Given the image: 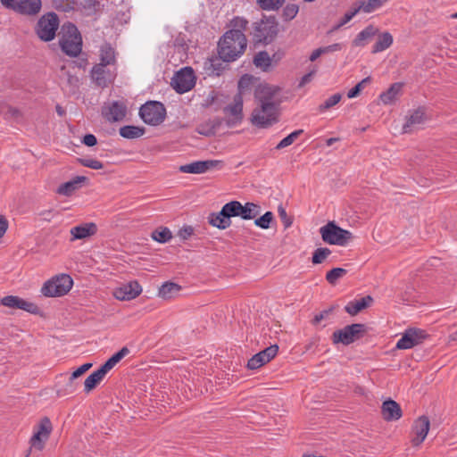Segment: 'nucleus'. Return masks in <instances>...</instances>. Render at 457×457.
I'll list each match as a JSON object with an SVG mask.
<instances>
[{
  "mask_svg": "<svg viewBox=\"0 0 457 457\" xmlns=\"http://www.w3.org/2000/svg\"><path fill=\"white\" fill-rule=\"evenodd\" d=\"M278 31V22L272 15H263L261 20L252 23L251 35L255 45L267 46L272 43Z\"/></svg>",
  "mask_w": 457,
  "mask_h": 457,
  "instance_id": "obj_1",
  "label": "nucleus"
},
{
  "mask_svg": "<svg viewBox=\"0 0 457 457\" xmlns=\"http://www.w3.org/2000/svg\"><path fill=\"white\" fill-rule=\"evenodd\" d=\"M59 45L62 51L70 57H77L82 51V37L77 26L64 23L60 31Z\"/></svg>",
  "mask_w": 457,
  "mask_h": 457,
  "instance_id": "obj_2",
  "label": "nucleus"
},
{
  "mask_svg": "<svg viewBox=\"0 0 457 457\" xmlns=\"http://www.w3.org/2000/svg\"><path fill=\"white\" fill-rule=\"evenodd\" d=\"M246 46V37L240 39L224 33L218 42V54L222 61L230 62L238 59L245 53Z\"/></svg>",
  "mask_w": 457,
  "mask_h": 457,
  "instance_id": "obj_3",
  "label": "nucleus"
},
{
  "mask_svg": "<svg viewBox=\"0 0 457 457\" xmlns=\"http://www.w3.org/2000/svg\"><path fill=\"white\" fill-rule=\"evenodd\" d=\"M278 104H258L251 115V122L257 128L267 129L278 121Z\"/></svg>",
  "mask_w": 457,
  "mask_h": 457,
  "instance_id": "obj_4",
  "label": "nucleus"
},
{
  "mask_svg": "<svg viewBox=\"0 0 457 457\" xmlns=\"http://www.w3.org/2000/svg\"><path fill=\"white\" fill-rule=\"evenodd\" d=\"M73 280L68 274H59L44 283L41 293L46 297H58L66 295L72 287Z\"/></svg>",
  "mask_w": 457,
  "mask_h": 457,
  "instance_id": "obj_5",
  "label": "nucleus"
},
{
  "mask_svg": "<svg viewBox=\"0 0 457 457\" xmlns=\"http://www.w3.org/2000/svg\"><path fill=\"white\" fill-rule=\"evenodd\" d=\"M59 25L58 15L54 12H46L37 21L35 33L40 40L49 42L55 37Z\"/></svg>",
  "mask_w": 457,
  "mask_h": 457,
  "instance_id": "obj_6",
  "label": "nucleus"
},
{
  "mask_svg": "<svg viewBox=\"0 0 457 457\" xmlns=\"http://www.w3.org/2000/svg\"><path fill=\"white\" fill-rule=\"evenodd\" d=\"M139 116L143 121L151 126L162 123L166 118V109L161 102L149 101L139 109Z\"/></svg>",
  "mask_w": 457,
  "mask_h": 457,
  "instance_id": "obj_7",
  "label": "nucleus"
},
{
  "mask_svg": "<svg viewBox=\"0 0 457 457\" xmlns=\"http://www.w3.org/2000/svg\"><path fill=\"white\" fill-rule=\"evenodd\" d=\"M320 233L322 240L329 245H345L352 238V233L349 230L338 227L333 221L321 227Z\"/></svg>",
  "mask_w": 457,
  "mask_h": 457,
  "instance_id": "obj_8",
  "label": "nucleus"
},
{
  "mask_svg": "<svg viewBox=\"0 0 457 457\" xmlns=\"http://www.w3.org/2000/svg\"><path fill=\"white\" fill-rule=\"evenodd\" d=\"M365 332V325L361 323H354L347 325L342 329L336 330L332 335V341L334 344L342 343L348 345L355 340L362 337Z\"/></svg>",
  "mask_w": 457,
  "mask_h": 457,
  "instance_id": "obj_9",
  "label": "nucleus"
},
{
  "mask_svg": "<svg viewBox=\"0 0 457 457\" xmlns=\"http://www.w3.org/2000/svg\"><path fill=\"white\" fill-rule=\"evenodd\" d=\"M170 84L179 94L188 92L195 85L194 70L191 67L182 68L175 73Z\"/></svg>",
  "mask_w": 457,
  "mask_h": 457,
  "instance_id": "obj_10",
  "label": "nucleus"
},
{
  "mask_svg": "<svg viewBox=\"0 0 457 457\" xmlns=\"http://www.w3.org/2000/svg\"><path fill=\"white\" fill-rule=\"evenodd\" d=\"M243 96L240 94H236L233 102L224 107L223 112L226 116L225 121L228 127L233 128L241 124L243 120Z\"/></svg>",
  "mask_w": 457,
  "mask_h": 457,
  "instance_id": "obj_11",
  "label": "nucleus"
},
{
  "mask_svg": "<svg viewBox=\"0 0 457 457\" xmlns=\"http://www.w3.org/2000/svg\"><path fill=\"white\" fill-rule=\"evenodd\" d=\"M428 337L427 332L420 328H411L404 331L402 337L396 343L397 349H411L423 341Z\"/></svg>",
  "mask_w": 457,
  "mask_h": 457,
  "instance_id": "obj_12",
  "label": "nucleus"
},
{
  "mask_svg": "<svg viewBox=\"0 0 457 457\" xmlns=\"http://www.w3.org/2000/svg\"><path fill=\"white\" fill-rule=\"evenodd\" d=\"M52 429L50 420L47 417L43 418L35 428V432L29 440L31 447L39 451L43 450L45 442L48 439Z\"/></svg>",
  "mask_w": 457,
  "mask_h": 457,
  "instance_id": "obj_13",
  "label": "nucleus"
},
{
  "mask_svg": "<svg viewBox=\"0 0 457 457\" xmlns=\"http://www.w3.org/2000/svg\"><path fill=\"white\" fill-rule=\"evenodd\" d=\"M224 162L221 160L195 161L179 167L183 173L203 174L213 169L221 170Z\"/></svg>",
  "mask_w": 457,
  "mask_h": 457,
  "instance_id": "obj_14",
  "label": "nucleus"
},
{
  "mask_svg": "<svg viewBox=\"0 0 457 457\" xmlns=\"http://www.w3.org/2000/svg\"><path fill=\"white\" fill-rule=\"evenodd\" d=\"M41 9V0H14V4L9 10L24 16H36Z\"/></svg>",
  "mask_w": 457,
  "mask_h": 457,
  "instance_id": "obj_15",
  "label": "nucleus"
},
{
  "mask_svg": "<svg viewBox=\"0 0 457 457\" xmlns=\"http://www.w3.org/2000/svg\"><path fill=\"white\" fill-rule=\"evenodd\" d=\"M430 421L428 417L423 415L415 420L412 425L411 444L414 446L420 445L427 437L429 431Z\"/></svg>",
  "mask_w": 457,
  "mask_h": 457,
  "instance_id": "obj_16",
  "label": "nucleus"
},
{
  "mask_svg": "<svg viewBox=\"0 0 457 457\" xmlns=\"http://www.w3.org/2000/svg\"><path fill=\"white\" fill-rule=\"evenodd\" d=\"M127 114V106L120 101H113L102 109L103 117L110 122L122 120Z\"/></svg>",
  "mask_w": 457,
  "mask_h": 457,
  "instance_id": "obj_17",
  "label": "nucleus"
},
{
  "mask_svg": "<svg viewBox=\"0 0 457 457\" xmlns=\"http://www.w3.org/2000/svg\"><path fill=\"white\" fill-rule=\"evenodd\" d=\"M142 293V287L136 281H129L117 287L113 291V295L120 301H129L135 299Z\"/></svg>",
  "mask_w": 457,
  "mask_h": 457,
  "instance_id": "obj_18",
  "label": "nucleus"
},
{
  "mask_svg": "<svg viewBox=\"0 0 457 457\" xmlns=\"http://www.w3.org/2000/svg\"><path fill=\"white\" fill-rule=\"evenodd\" d=\"M278 92V88L267 84H260L254 91V97L258 104H278L275 100V96Z\"/></svg>",
  "mask_w": 457,
  "mask_h": 457,
  "instance_id": "obj_19",
  "label": "nucleus"
},
{
  "mask_svg": "<svg viewBox=\"0 0 457 457\" xmlns=\"http://www.w3.org/2000/svg\"><path fill=\"white\" fill-rule=\"evenodd\" d=\"M0 303L9 308L20 309L30 313H36L38 310L35 303L15 295H7L3 297L0 299Z\"/></svg>",
  "mask_w": 457,
  "mask_h": 457,
  "instance_id": "obj_20",
  "label": "nucleus"
},
{
  "mask_svg": "<svg viewBox=\"0 0 457 457\" xmlns=\"http://www.w3.org/2000/svg\"><path fill=\"white\" fill-rule=\"evenodd\" d=\"M426 113L421 107L414 110L406 117V121L403 125V133H411L418 129L425 122Z\"/></svg>",
  "mask_w": 457,
  "mask_h": 457,
  "instance_id": "obj_21",
  "label": "nucleus"
},
{
  "mask_svg": "<svg viewBox=\"0 0 457 457\" xmlns=\"http://www.w3.org/2000/svg\"><path fill=\"white\" fill-rule=\"evenodd\" d=\"M91 78L96 86L104 88L114 79V76L106 70L105 65L96 64L91 70Z\"/></svg>",
  "mask_w": 457,
  "mask_h": 457,
  "instance_id": "obj_22",
  "label": "nucleus"
},
{
  "mask_svg": "<svg viewBox=\"0 0 457 457\" xmlns=\"http://www.w3.org/2000/svg\"><path fill=\"white\" fill-rule=\"evenodd\" d=\"M70 232L71 241L85 239L96 234L97 226L94 222H87L71 228Z\"/></svg>",
  "mask_w": 457,
  "mask_h": 457,
  "instance_id": "obj_23",
  "label": "nucleus"
},
{
  "mask_svg": "<svg viewBox=\"0 0 457 457\" xmlns=\"http://www.w3.org/2000/svg\"><path fill=\"white\" fill-rule=\"evenodd\" d=\"M381 414L385 420L393 421L398 420L402 417L403 411L395 401L388 399L382 403Z\"/></svg>",
  "mask_w": 457,
  "mask_h": 457,
  "instance_id": "obj_24",
  "label": "nucleus"
},
{
  "mask_svg": "<svg viewBox=\"0 0 457 457\" xmlns=\"http://www.w3.org/2000/svg\"><path fill=\"white\" fill-rule=\"evenodd\" d=\"M248 21L241 16H235L229 22L230 29L225 32V34L234 36L242 39V37H246L244 34V31L246 29L248 26Z\"/></svg>",
  "mask_w": 457,
  "mask_h": 457,
  "instance_id": "obj_25",
  "label": "nucleus"
},
{
  "mask_svg": "<svg viewBox=\"0 0 457 457\" xmlns=\"http://www.w3.org/2000/svg\"><path fill=\"white\" fill-rule=\"evenodd\" d=\"M222 120L220 118L208 119L199 123L195 131L203 136L210 137L215 134L216 130L220 127Z\"/></svg>",
  "mask_w": 457,
  "mask_h": 457,
  "instance_id": "obj_26",
  "label": "nucleus"
},
{
  "mask_svg": "<svg viewBox=\"0 0 457 457\" xmlns=\"http://www.w3.org/2000/svg\"><path fill=\"white\" fill-rule=\"evenodd\" d=\"M403 85V82L393 83L386 91L379 95L381 102L384 104H393L401 96Z\"/></svg>",
  "mask_w": 457,
  "mask_h": 457,
  "instance_id": "obj_27",
  "label": "nucleus"
},
{
  "mask_svg": "<svg viewBox=\"0 0 457 457\" xmlns=\"http://www.w3.org/2000/svg\"><path fill=\"white\" fill-rule=\"evenodd\" d=\"M86 180V177L77 176L73 179L61 184L57 188V193L62 195L70 196L78 190L82 182Z\"/></svg>",
  "mask_w": 457,
  "mask_h": 457,
  "instance_id": "obj_28",
  "label": "nucleus"
},
{
  "mask_svg": "<svg viewBox=\"0 0 457 457\" xmlns=\"http://www.w3.org/2000/svg\"><path fill=\"white\" fill-rule=\"evenodd\" d=\"M372 302L373 298L370 295H367L359 300L349 302L345 305V310L348 314L354 316L363 309L369 307Z\"/></svg>",
  "mask_w": 457,
  "mask_h": 457,
  "instance_id": "obj_29",
  "label": "nucleus"
},
{
  "mask_svg": "<svg viewBox=\"0 0 457 457\" xmlns=\"http://www.w3.org/2000/svg\"><path fill=\"white\" fill-rule=\"evenodd\" d=\"M116 62V55L114 48L108 43L100 47V62L102 65H113Z\"/></svg>",
  "mask_w": 457,
  "mask_h": 457,
  "instance_id": "obj_30",
  "label": "nucleus"
},
{
  "mask_svg": "<svg viewBox=\"0 0 457 457\" xmlns=\"http://www.w3.org/2000/svg\"><path fill=\"white\" fill-rule=\"evenodd\" d=\"M378 29L373 25H369L361 31H360L356 37L353 41L354 46H363L366 42L370 40L377 33Z\"/></svg>",
  "mask_w": 457,
  "mask_h": 457,
  "instance_id": "obj_31",
  "label": "nucleus"
},
{
  "mask_svg": "<svg viewBox=\"0 0 457 457\" xmlns=\"http://www.w3.org/2000/svg\"><path fill=\"white\" fill-rule=\"evenodd\" d=\"M208 222L219 229H226L231 225V220L226 214L222 213V210L219 212H212L208 217Z\"/></svg>",
  "mask_w": 457,
  "mask_h": 457,
  "instance_id": "obj_32",
  "label": "nucleus"
},
{
  "mask_svg": "<svg viewBox=\"0 0 457 457\" xmlns=\"http://www.w3.org/2000/svg\"><path fill=\"white\" fill-rule=\"evenodd\" d=\"M393 37L389 32L380 34L373 46L372 53L377 54L389 48L393 44Z\"/></svg>",
  "mask_w": 457,
  "mask_h": 457,
  "instance_id": "obj_33",
  "label": "nucleus"
},
{
  "mask_svg": "<svg viewBox=\"0 0 457 457\" xmlns=\"http://www.w3.org/2000/svg\"><path fill=\"white\" fill-rule=\"evenodd\" d=\"M120 135L128 139H134L142 137L145 129L143 127L134 126V125H126L120 129Z\"/></svg>",
  "mask_w": 457,
  "mask_h": 457,
  "instance_id": "obj_34",
  "label": "nucleus"
},
{
  "mask_svg": "<svg viewBox=\"0 0 457 457\" xmlns=\"http://www.w3.org/2000/svg\"><path fill=\"white\" fill-rule=\"evenodd\" d=\"M261 207L254 203H246L245 205L241 204L240 217L243 220L255 219L260 214Z\"/></svg>",
  "mask_w": 457,
  "mask_h": 457,
  "instance_id": "obj_35",
  "label": "nucleus"
},
{
  "mask_svg": "<svg viewBox=\"0 0 457 457\" xmlns=\"http://www.w3.org/2000/svg\"><path fill=\"white\" fill-rule=\"evenodd\" d=\"M180 290V286L173 282H165L159 288L158 295L163 299H170L178 294Z\"/></svg>",
  "mask_w": 457,
  "mask_h": 457,
  "instance_id": "obj_36",
  "label": "nucleus"
},
{
  "mask_svg": "<svg viewBox=\"0 0 457 457\" xmlns=\"http://www.w3.org/2000/svg\"><path fill=\"white\" fill-rule=\"evenodd\" d=\"M253 63L257 68L267 71L272 64V58L266 51H261L254 56Z\"/></svg>",
  "mask_w": 457,
  "mask_h": 457,
  "instance_id": "obj_37",
  "label": "nucleus"
},
{
  "mask_svg": "<svg viewBox=\"0 0 457 457\" xmlns=\"http://www.w3.org/2000/svg\"><path fill=\"white\" fill-rule=\"evenodd\" d=\"M104 377L101 375L97 370H95L85 379L84 391L86 393L92 391L104 379Z\"/></svg>",
  "mask_w": 457,
  "mask_h": 457,
  "instance_id": "obj_38",
  "label": "nucleus"
},
{
  "mask_svg": "<svg viewBox=\"0 0 457 457\" xmlns=\"http://www.w3.org/2000/svg\"><path fill=\"white\" fill-rule=\"evenodd\" d=\"M222 213L226 214L230 220L232 217H240L241 203L238 201H230L225 204L222 208Z\"/></svg>",
  "mask_w": 457,
  "mask_h": 457,
  "instance_id": "obj_39",
  "label": "nucleus"
},
{
  "mask_svg": "<svg viewBox=\"0 0 457 457\" xmlns=\"http://www.w3.org/2000/svg\"><path fill=\"white\" fill-rule=\"evenodd\" d=\"M171 237V231L168 228H161L160 229H155L152 233V238L154 241L162 244L170 241Z\"/></svg>",
  "mask_w": 457,
  "mask_h": 457,
  "instance_id": "obj_40",
  "label": "nucleus"
},
{
  "mask_svg": "<svg viewBox=\"0 0 457 457\" xmlns=\"http://www.w3.org/2000/svg\"><path fill=\"white\" fill-rule=\"evenodd\" d=\"M386 2L385 0H368L367 2H362L360 5L355 8H360V11L362 10L366 13H370L381 7Z\"/></svg>",
  "mask_w": 457,
  "mask_h": 457,
  "instance_id": "obj_41",
  "label": "nucleus"
},
{
  "mask_svg": "<svg viewBox=\"0 0 457 457\" xmlns=\"http://www.w3.org/2000/svg\"><path fill=\"white\" fill-rule=\"evenodd\" d=\"M284 2L285 0H257L259 6L265 11L278 10Z\"/></svg>",
  "mask_w": 457,
  "mask_h": 457,
  "instance_id": "obj_42",
  "label": "nucleus"
},
{
  "mask_svg": "<svg viewBox=\"0 0 457 457\" xmlns=\"http://www.w3.org/2000/svg\"><path fill=\"white\" fill-rule=\"evenodd\" d=\"M347 273L346 270L343 268H333L326 274V279L327 281L331 284L335 285L337 281L344 277Z\"/></svg>",
  "mask_w": 457,
  "mask_h": 457,
  "instance_id": "obj_43",
  "label": "nucleus"
},
{
  "mask_svg": "<svg viewBox=\"0 0 457 457\" xmlns=\"http://www.w3.org/2000/svg\"><path fill=\"white\" fill-rule=\"evenodd\" d=\"M303 129H297V130H295L293 131L292 133H290L289 135H287L286 137H284L277 145H276V149L279 150V149H282V148H285L287 146H289L291 145L295 141V139L301 135L303 134Z\"/></svg>",
  "mask_w": 457,
  "mask_h": 457,
  "instance_id": "obj_44",
  "label": "nucleus"
},
{
  "mask_svg": "<svg viewBox=\"0 0 457 457\" xmlns=\"http://www.w3.org/2000/svg\"><path fill=\"white\" fill-rule=\"evenodd\" d=\"M273 219V213L271 212H266L263 215L254 220V224L262 229H268Z\"/></svg>",
  "mask_w": 457,
  "mask_h": 457,
  "instance_id": "obj_45",
  "label": "nucleus"
},
{
  "mask_svg": "<svg viewBox=\"0 0 457 457\" xmlns=\"http://www.w3.org/2000/svg\"><path fill=\"white\" fill-rule=\"evenodd\" d=\"M342 98V95L340 93L334 94L330 96L328 99L324 101L323 104H321L319 106V111L320 112H323L332 107H334L336 104H337Z\"/></svg>",
  "mask_w": 457,
  "mask_h": 457,
  "instance_id": "obj_46",
  "label": "nucleus"
},
{
  "mask_svg": "<svg viewBox=\"0 0 457 457\" xmlns=\"http://www.w3.org/2000/svg\"><path fill=\"white\" fill-rule=\"evenodd\" d=\"M330 253L331 251L327 247L317 248L312 254V262L313 264L322 263Z\"/></svg>",
  "mask_w": 457,
  "mask_h": 457,
  "instance_id": "obj_47",
  "label": "nucleus"
},
{
  "mask_svg": "<svg viewBox=\"0 0 457 457\" xmlns=\"http://www.w3.org/2000/svg\"><path fill=\"white\" fill-rule=\"evenodd\" d=\"M371 81L370 77H366L363 79H361L359 83H357L353 88H351L347 92V97L348 98H354L359 96V94L361 92V90L365 87L366 85L370 84Z\"/></svg>",
  "mask_w": 457,
  "mask_h": 457,
  "instance_id": "obj_48",
  "label": "nucleus"
},
{
  "mask_svg": "<svg viewBox=\"0 0 457 457\" xmlns=\"http://www.w3.org/2000/svg\"><path fill=\"white\" fill-rule=\"evenodd\" d=\"M253 77L249 74L243 75L238 81V92L237 94L243 95L250 88L253 84Z\"/></svg>",
  "mask_w": 457,
  "mask_h": 457,
  "instance_id": "obj_49",
  "label": "nucleus"
},
{
  "mask_svg": "<svg viewBox=\"0 0 457 457\" xmlns=\"http://www.w3.org/2000/svg\"><path fill=\"white\" fill-rule=\"evenodd\" d=\"M266 360L262 357V355L259 353L254 354L248 361L247 368L249 370H257L266 364Z\"/></svg>",
  "mask_w": 457,
  "mask_h": 457,
  "instance_id": "obj_50",
  "label": "nucleus"
},
{
  "mask_svg": "<svg viewBox=\"0 0 457 457\" xmlns=\"http://www.w3.org/2000/svg\"><path fill=\"white\" fill-rule=\"evenodd\" d=\"M278 351V346L277 345H270L269 347H266L264 350L261 351L260 353L266 360V361L269 362L277 355Z\"/></svg>",
  "mask_w": 457,
  "mask_h": 457,
  "instance_id": "obj_51",
  "label": "nucleus"
},
{
  "mask_svg": "<svg viewBox=\"0 0 457 457\" xmlns=\"http://www.w3.org/2000/svg\"><path fill=\"white\" fill-rule=\"evenodd\" d=\"M81 165L87 168H90L93 170H101L104 167V164L102 162L96 160V159H79V160Z\"/></svg>",
  "mask_w": 457,
  "mask_h": 457,
  "instance_id": "obj_52",
  "label": "nucleus"
},
{
  "mask_svg": "<svg viewBox=\"0 0 457 457\" xmlns=\"http://www.w3.org/2000/svg\"><path fill=\"white\" fill-rule=\"evenodd\" d=\"M299 7L297 4H289L286 5V7L283 10V15L285 19L287 20H292L294 19L296 14L298 13Z\"/></svg>",
  "mask_w": 457,
  "mask_h": 457,
  "instance_id": "obj_53",
  "label": "nucleus"
},
{
  "mask_svg": "<svg viewBox=\"0 0 457 457\" xmlns=\"http://www.w3.org/2000/svg\"><path fill=\"white\" fill-rule=\"evenodd\" d=\"M129 353V349L127 346L122 347L120 351L114 353L111 358L108 359L112 362V365H116L119 361H120L125 356Z\"/></svg>",
  "mask_w": 457,
  "mask_h": 457,
  "instance_id": "obj_54",
  "label": "nucleus"
},
{
  "mask_svg": "<svg viewBox=\"0 0 457 457\" xmlns=\"http://www.w3.org/2000/svg\"><path fill=\"white\" fill-rule=\"evenodd\" d=\"M360 12V8H352L351 10L347 11L343 18L339 21V26H344L346 23H348L358 12Z\"/></svg>",
  "mask_w": 457,
  "mask_h": 457,
  "instance_id": "obj_55",
  "label": "nucleus"
},
{
  "mask_svg": "<svg viewBox=\"0 0 457 457\" xmlns=\"http://www.w3.org/2000/svg\"><path fill=\"white\" fill-rule=\"evenodd\" d=\"M278 215L285 226L286 228H289L293 221H292V219L287 215L285 208L282 206V205H279L278 207Z\"/></svg>",
  "mask_w": 457,
  "mask_h": 457,
  "instance_id": "obj_56",
  "label": "nucleus"
},
{
  "mask_svg": "<svg viewBox=\"0 0 457 457\" xmlns=\"http://www.w3.org/2000/svg\"><path fill=\"white\" fill-rule=\"evenodd\" d=\"M92 365L93 364L91 362H87V363H84L81 366H79L78 369H76L72 372V374L71 376V381L80 377L82 374H84L86 371H87L92 367Z\"/></svg>",
  "mask_w": 457,
  "mask_h": 457,
  "instance_id": "obj_57",
  "label": "nucleus"
},
{
  "mask_svg": "<svg viewBox=\"0 0 457 457\" xmlns=\"http://www.w3.org/2000/svg\"><path fill=\"white\" fill-rule=\"evenodd\" d=\"M323 54L332 53V52H337L342 49V44L340 43H335L327 46L321 47Z\"/></svg>",
  "mask_w": 457,
  "mask_h": 457,
  "instance_id": "obj_58",
  "label": "nucleus"
},
{
  "mask_svg": "<svg viewBox=\"0 0 457 457\" xmlns=\"http://www.w3.org/2000/svg\"><path fill=\"white\" fill-rule=\"evenodd\" d=\"M82 142L84 145L87 146H94L96 145L97 139L95 135L87 134L86 136H84Z\"/></svg>",
  "mask_w": 457,
  "mask_h": 457,
  "instance_id": "obj_59",
  "label": "nucleus"
},
{
  "mask_svg": "<svg viewBox=\"0 0 457 457\" xmlns=\"http://www.w3.org/2000/svg\"><path fill=\"white\" fill-rule=\"evenodd\" d=\"M194 232V229L192 227L190 226H187V227H184L183 228H181L179 232V236L182 238V239H187Z\"/></svg>",
  "mask_w": 457,
  "mask_h": 457,
  "instance_id": "obj_60",
  "label": "nucleus"
},
{
  "mask_svg": "<svg viewBox=\"0 0 457 457\" xmlns=\"http://www.w3.org/2000/svg\"><path fill=\"white\" fill-rule=\"evenodd\" d=\"M8 220L4 215H0V238L4 237L8 228Z\"/></svg>",
  "mask_w": 457,
  "mask_h": 457,
  "instance_id": "obj_61",
  "label": "nucleus"
},
{
  "mask_svg": "<svg viewBox=\"0 0 457 457\" xmlns=\"http://www.w3.org/2000/svg\"><path fill=\"white\" fill-rule=\"evenodd\" d=\"M114 365L112 364L110 361H106L97 370L101 373L104 377L106 375V373L111 370Z\"/></svg>",
  "mask_w": 457,
  "mask_h": 457,
  "instance_id": "obj_62",
  "label": "nucleus"
},
{
  "mask_svg": "<svg viewBox=\"0 0 457 457\" xmlns=\"http://www.w3.org/2000/svg\"><path fill=\"white\" fill-rule=\"evenodd\" d=\"M114 365L112 364L110 361H106L97 370L101 373L104 377L106 375V373L111 370Z\"/></svg>",
  "mask_w": 457,
  "mask_h": 457,
  "instance_id": "obj_63",
  "label": "nucleus"
},
{
  "mask_svg": "<svg viewBox=\"0 0 457 457\" xmlns=\"http://www.w3.org/2000/svg\"><path fill=\"white\" fill-rule=\"evenodd\" d=\"M329 313V311H324L316 314L312 320L313 325H318L322 320L325 319Z\"/></svg>",
  "mask_w": 457,
  "mask_h": 457,
  "instance_id": "obj_64",
  "label": "nucleus"
}]
</instances>
